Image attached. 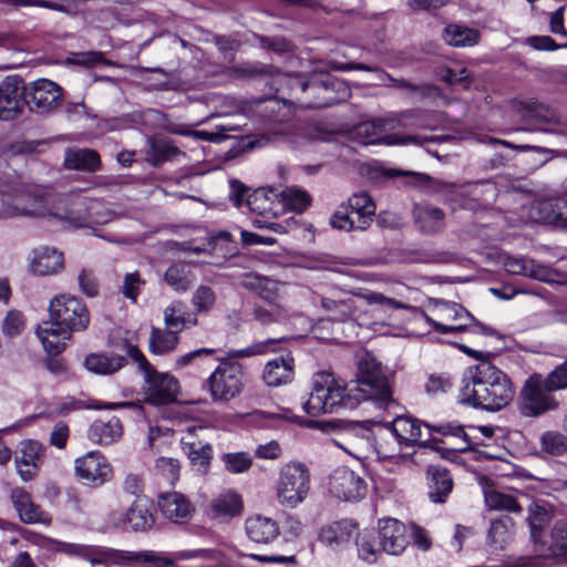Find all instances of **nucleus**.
Returning <instances> with one entry per match:
<instances>
[{"instance_id": "1", "label": "nucleus", "mask_w": 567, "mask_h": 567, "mask_svg": "<svg viewBox=\"0 0 567 567\" xmlns=\"http://www.w3.org/2000/svg\"><path fill=\"white\" fill-rule=\"evenodd\" d=\"M513 398L509 378L489 360H482L465 371L460 396L462 403L486 411H499Z\"/></svg>"}, {"instance_id": "2", "label": "nucleus", "mask_w": 567, "mask_h": 567, "mask_svg": "<svg viewBox=\"0 0 567 567\" xmlns=\"http://www.w3.org/2000/svg\"><path fill=\"white\" fill-rule=\"evenodd\" d=\"M359 405V395L346 383L336 379L332 373L319 372L315 375L312 391L302 403V410L310 416L327 413H338L342 410H352Z\"/></svg>"}, {"instance_id": "3", "label": "nucleus", "mask_w": 567, "mask_h": 567, "mask_svg": "<svg viewBox=\"0 0 567 567\" xmlns=\"http://www.w3.org/2000/svg\"><path fill=\"white\" fill-rule=\"evenodd\" d=\"M52 216L74 228L104 225L117 217L106 203L82 194H71L54 206Z\"/></svg>"}, {"instance_id": "4", "label": "nucleus", "mask_w": 567, "mask_h": 567, "mask_svg": "<svg viewBox=\"0 0 567 567\" xmlns=\"http://www.w3.org/2000/svg\"><path fill=\"white\" fill-rule=\"evenodd\" d=\"M280 82L287 83L292 91L307 93L309 96L297 101L306 109H323L347 101L351 90L347 83L338 78L326 75L321 80L303 81L301 76H280Z\"/></svg>"}, {"instance_id": "5", "label": "nucleus", "mask_w": 567, "mask_h": 567, "mask_svg": "<svg viewBox=\"0 0 567 567\" xmlns=\"http://www.w3.org/2000/svg\"><path fill=\"white\" fill-rule=\"evenodd\" d=\"M0 216H37L44 213L45 190L40 186L24 185L16 177L0 176Z\"/></svg>"}, {"instance_id": "6", "label": "nucleus", "mask_w": 567, "mask_h": 567, "mask_svg": "<svg viewBox=\"0 0 567 567\" xmlns=\"http://www.w3.org/2000/svg\"><path fill=\"white\" fill-rule=\"evenodd\" d=\"M124 350L144 374L145 401L154 405L174 402L178 392V381L168 373L157 372L136 346L125 343Z\"/></svg>"}, {"instance_id": "7", "label": "nucleus", "mask_w": 567, "mask_h": 567, "mask_svg": "<svg viewBox=\"0 0 567 567\" xmlns=\"http://www.w3.org/2000/svg\"><path fill=\"white\" fill-rule=\"evenodd\" d=\"M352 391L359 395V403L362 400H372L384 408L394 403L388 378L381 364L369 352L359 358L357 386Z\"/></svg>"}, {"instance_id": "8", "label": "nucleus", "mask_w": 567, "mask_h": 567, "mask_svg": "<svg viewBox=\"0 0 567 567\" xmlns=\"http://www.w3.org/2000/svg\"><path fill=\"white\" fill-rule=\"evenodd\" d=\"M310 491V473L300 462H290L281 466L276 484L278 503L293 508L302 503Z\"/></svg>"}, {"instance_id": "9", "label": "nucleus", "mask_w": 567, "mask_h": 567, "mask_svg": "<svg viewBox=\"0 0 567 567\" xmlns=\"http://www.w3.org/2000/svg\"><path fill=\"white\" fill-rule=\"evenodd\" d=\"M555 389L540 373H533L524 383L519 396V411L524 416L537 417L559 408V402L553 395Z\"/></svg>"}, {"instance_id": "10", "label": "nucleus", "mask_w": 567, "mask_h": 567, "mask_svg": "<svg viewBox=\"0 0 567 567\" xmlns=\"http://www.w3.org/2000/svg\"><path fill=\"white\" fill-rule=\"evenodd\" d=\"M49 317L54 324H61L73 333L83 332L90 324V311L76 296L61 293L49 303Z\"/></svg>"}, {"instance_id": "11", "label": "nucleus", "mask_w": 567, "mask_h": 567, "mask_svg": "<svg viewBox=\"0 0 567 567\" xmlns=\"http://www.w3.org/2000/svg\"><path fill=\"white\" fill-rule=\"evenodd\" d=\"M241 365L223 361L207 379L206 384L214 401L228 402L244 389Z\"/></svg>"}, {"instance_id": "12", "label": "nucleus", "mask_w": 567, "mask_h": 567, "mask_svg": "<svg viewBox=\"0 0 567 567\" xmlns=\"http://www.w3.org/2000/svg\"><path fill=\"white\" fill-rule=\"evenodd\" d=\"M68 553L76 555L83 559L89 560L92 565H103L107 561L115 560V558L121 555V557L130 560V561H146L154 564L156 567L171 566L173 560L166 557H161L155 553H126L118 554L115 550L110 548H104L101 546L94 545H79V544H69Z\"/></svg>"}, {"instance_id": "13", "label": "nucleus", "mask_w": 567, "mask_h": 567, "mask_svg": "<svg viewBox=\"0 0 567 567\" xmlns=\"http://www.w3.org/2000/svg\"><path fill=\"white\" fill-rule=\"evenodd\" d=\"M437 315L441 319L445 321H457V320H468L471 324L467 323H458V324H446L439 322L434 319L426 318L427 322L433 327V329L440 333H456L463 332L466 330H471L473 332H482L484 334H495L496 332L489 328L477 321L471 312H468L463 306L456 302H442L437 308Z\"/></svg>"}, {"instance_id": "14", "label": "nucleus", "mask_w": 567, "mask_h": 567, "mask_svg": "<svg viewBox=\"0 0 567 567\" xmlns=\"http://www.w3.org/2000/svg\"><path fill=\"white\" fill-rule=\"evenodd\" d=\"M385 130V122L383 120L365 121L355 126V135L364 145L369 144H413L417 146H425L427 143L436 142V136L423 135H403L395 134L382 135Z\"/></svg>"}, {"instance_id": "15", "label": "nucleus", "mask_w": 567, "mask_h": 567, "mask_svg": "<svg viewBox=\"0 0 567 567\" xmlns=\"http://www.w3.org/2000/svg\"><path fill=\"white\" fill-rule=\"evenodd\" d=\"M365 481L349 467H338L330 475L329 491L330 493L343 501H359L367 493Z\"/></svg>"}, {"instance_id": "16", "label": "nucleus", "mask_w": 567, "mask_h": 567, "mask_svg": "<svg viewBox=\"0 0 567 567\" xmlns=\"http://www.w3.org/2000/svg\"><path fill=\"white\" fill-rule=\"evenodd\" d=\"M75 474L87 485L101 486L112 478L113 471L101 453L89 452L75 460Z\"/></svg>"}, {"instance_id": "17", "label": "nucleus", "mask_w": 567, "mask_h": 567, "mask_svg": "<svg viewBox=\"0 0 567 567\" xmlns=\"http://www.w3.org/2000/svg\"><path fill=\"white\" fill-rule=\"evenodd\" d=\"M24 87L18 76H7L0 83V120L13 121L24 110Z\"/></svg>"}, {"instance_id": "18", "label": "nucleus", "mask_w": 567, "mask_h": 567, "mask_svg": "<svg viewBox=\"0 0 567 567\" xmlns=\"http://www.w3.org/2000/svg\"><path fill=\"white\" fill-rule=\"evenodd\" d=\"M43 452L42 444L37 441L29 440L21 443L14 463L18 474L23 482H30L38 475L43 460Z\"/></svg>"}, {"instance_id": "19", "label": "nucleus", "mask_w": 567, "mask_h": 567, "mask_svg": "<svg viewBox=\"0 0 567 567\" xmlns=\"http://www.w3.org/2000/svg\"><path fill=\"white\" fill-rule=\"evenodd\" d=\"M504 268L507 272L526 276L544 282H561V275L533 259L507 257L504 260Z\"/></svg>"}, {"instance_id": "20", "label": "nucleus", "mask_w": 567, "mask_h": 567, "mask_svg": "<svg viewBox=\"0 0 567 567\" xmlns=\"http://www.w3.org/2000/svg\"><path fill=\"white\" fill-rule=\"evenodd\" d=\"M513 106L522 120L527 124L533 125L534 130L547 132L543 125H553L559 121L558 115L554 110L533 100L516 101ZM548 132H551V130L548 128Z\"/></svg>"}, {"instance_id": "21", "label": "nucleus", "mask_w": 567, "mask_h": 567, "mask_svg": "<svg viewBox=\"0 0 567 567\" xmlns=\"http://www.w3.org/2000/svg\"><path fill=\"white\" fill-rule=\"evenodd\" d=\"M31 103L38 113L53 112L62 103V89L51 80L40 79L33 83Z\"/></svg>"}, {"instance_id": "22", "label": "nucleus", "mask_w": 567, "mask_h": 567, "mask_svg": "<svg viewBox=\"0 0 567 567\" xmlns=\"http://www.w3.org/2000/svg\"><path fill=\"white\" fill-rule=\"evenodd\" d=\"M10 499L21 522L25 524L41 523L49 525L51 517L39 505L33 503L29 492L23 487H14L10 492Z\"/></svg>"}, {"instance_id": "23", "label": "nucleus", "mask_w": 567, "mask_h": 567, "mask_svg": "<svg viewBox=\"0 0 567 567\" xmlns=\"http://www.w3.org/2000/svg\"><path fill=\"white\" fill-rule=\"evenodd\" d=\"M158 507L165 518L177 524L188 522L195 512L192 502L178 492L161 495Z\"/></svg>"}, {"instance_id": "24", "label": "nucleus", "mask_w": 567, "mask_h": 567, "mask_svg": "<svg viewBox=\"0 0 567 567\" xmlns=\"http://www.w3.org/2000/svg\"><path fill=\"white\" fill-rule=\"evenodd\" d=\"M405 527L396 519L388 518L379 523V546L390 555H400L406 547Z\"/></svg>"}, {"instance_id": "25", "label": "nucleus", "mask_w": 567, "mask_h": 567, "mask_svg": "<svg viewBox=\"0 0 567 567\" xmlns=\"http://www.w3.org/2000/svg\"><path fill=\"white\" fill-rule=\"evenodd\" d=\"M446 198L450 202H460L462 207L473 209L475 205L482 206L483 193L488 194L489 197L494 195V187L487 185L482 186V183H467L464 185L445 184Z\"/></svg>"}, {"instance_id": "26", "label": "nucleus", "mask_w": 567, "mask_h": 567, "mask_svg": "<svg viewBox=\"0 0 567 567\" xmlns=\"http://www.w3.org/2000/svg\"><path fill=\"white\" fill-rule=\"evenodd\" d=\"M295 375V360L288 353L270 360L262 371V379L268 386H281L290 383Z\"/></svg>"}, {"instance_id": "27", "label": "nucleus", "mask_w": 567, "mask_h": 567, "mask_svg": "<svg viewBox=\"0 0 567 567\" xmlns=\"http://www.w3.org/2000/svg\"><path fill=\"white\" fill-rule=\"evenodd\" d=\"M37 334L44 350L51 355H58L64 351L68 342L72 339L73 332L61 324H54V322L50 320L39 326Z\"/></svg>"}, {"instance_id": "28", "label": "nucleus", "mask_w": 567, "mask_h": 567, "mask_svg": "<svg viewBox=\"0 0 567 567\" xmlns=\"http://www.w3.org/2000/svg\"><path fill=\"white\" fill-rule=\"evenodd\" d=\"M239 282L245 289L256 293L269 303H275L279 297L281 282L270 277L257 272H245L240 275Z\"/></svg>"}, {"instance_id": "29", "label": "nucleus", "mask_w": 567, "mask_h": 567, "mask_svg": "<svg viewBox=\"0 0 567 567\" xmlns=\"http://www.w3.org/2000/svg\"><path fill=\"white\" fill-rule=\"evenodd\" d=\"M429 480V498L432 503H445L453 489V480L450 472L440 466L431 465L426 471Z\"/></svg>"}, {"instance_id": "30", "label": "nucleus", "mask_w": 567, "mask_h": 567, "mask_svg": "<svg viewBox=\"0 0 567 567\" xmlns=\"http://www.w3.org/2000/svg\"><path fill=\"white\" fill-rule=\"evenodd\" d=\"M64 267L63 254L55 248L42 247L34 252L31 271L39 276H52Z\"/></svg>"}, {"instance_id": "31", "label": "nucleus", "mask_w": 567, "mask_h": 567, "mask_svg": "<svg viewBox=\"0 0 567 567\" xmlns=\"http://www.w3.org/2000/svg\"><path fill=\"white\" fill-rule=\"evenodd\" d=\"M414 223L425 234H434L444 228L445 213L430 204H417L413 208Z\"/></svg>"}, {"instance_id": "32", "label": "nucleus", "mask_w": 567, "mask_h": 567, "mask_svg": "<svg viewBox=\"0 0 567 567\" xmlns=\"http://www.w3.org/2000/svg\"><path fill=\"white\" fill-rule=\"evenodd\" d=\"M123 434L120 419L112 416L107 420L94 421L87 431L89 439L99 445H110L116 442Z\"/></svg>"}, {"instance_id": "33", "label": "nucleus", "mask_w": 567, "mask_h": 567, "mask_svg": "<svg viewBox=\"0 0 567 567\" xmlns=\"http://www.w3.org/2000/svg\"><path fill=\"white\" fill-rule=\"evenodd\" d=\"M246 534L255 543L268 544L279 535L277 522L270 517L255 515L246 520Z\"/></svg>"}, {"instance_id": "34", "label": "nucleus", "mask_w": 567, "mask_h": 567, "mask_svg": "<svg viewBox=\"0 0 567 567\" xmlns=\"http://www.w3.org/2000/svg\"><path fill=\"white\" fill-rule=\"evenodd\" d=\"M99 153L91 148H68L64 154V166L68 169L94 173L101 168Z\"/></svg>"}, {"instance_id": "35", "label": "nucleus", "mask_w": 567, "mask_h": 567, "mask_svg": "<svg viewBox=\"0 0 567 567\" xmlns=\"http://www.w3.org/2000/svg\"><path fill=\"white\" fill-rule=\"evenodd\" d=\"M163 317L166 328L177 334L198 323L196 313L187 312L182 301H174L167 306L163 311Z\"/></svg>"}, {"instance_id": "36", "label": "nucleus", "mask_w": 567, "mask_h": 567, "mask_svg": "<svg viewBox=\"0 0 567 567\" xmlns=\"http://www.w3.org/2000/svg\"><path fill=\"white\" fill-rule=\"evenodd\" d=\"M127 524L134 532H146L155 523L152 503L146 497H137L126 511Z\"/></svg>"}, {"instance_id": "37", "label": "nucleus", "mask_w": 567, "mask_h": 567, "mask_svg": "<svg viewBox=\"0 0 567 567\" xmlns=\"http://www.w3.org/2000/svg\"><path fill=\"white\" fill-rule=\"evenodd\" d=\"M401 445L416 444L422 436L421 423L412 416H396L391 423L390 430Z\"/></svg>"}, {"instance_id": "38", "label": "nucleus", "mask_w": 567, "mask_h": 567, "mask_svg": "<svg viewBox=\"0 0 567 567\" xmlns=\"http://www.w3.org/2000/svg\"><path fill=\"white\" fill-rule=\"evenodd\" d=\"M125 364L126 358L115 353H91L84 359V367L95 374H113L125 367Z\"/></svg>"}, {"instance_id": "39", "label": "nucleus", "mask_w": 567, "mask_h": 567, "mask_svg": "<svg viewBox=\"0 0 567 567\" xmlns=\"http://www.w3.org/2000/svg\"><path fill=\"white\" fill-rule=\"evenodd\" d=\"M527 523L530 529V538L535 544L542 540L546 526L553 518V507L545 503H532L527 508Z\"/></svg>"}, {"instance_id": "40", "label": "nucleus", "mask_w": 567, "mask_h": 567, "mask_svg": "<svg viewBox=\"0 0 567 567\" xmlns=\"http://www.w3.org/2000/svg\"><path fill=\"white\" fill-rule=\"evenodd\" d=\"M442 38L451 47H474L481 39L478 30L457 23L447 24L442 32Z\"/></svg>"}, {"instance_id": "41", "label": "nucleus", "mask_w": 567, "mask_h": 567, "mask_svg": "<svg viewBox=\"0 0 567 567\" xmlns=\"http://www.w3.org/2000/svg\"><path fill=\"white\" fill-rule=\"evenodd\" d=\"M357 530V525L349 520L336 522L321 528L319 538L328 546L347 544Z\"/></svg>"}, {"instance_id": "42", "label": "nucleus", "mask_w": 567, "mask_h": 567, "mask_svg": "<svg viewBox=\"0 0 567 567\" xmlns=\"http://www.w3.org/2000/svg\"><path fill=\"white\" fill-rule=\"evenodd\" d=\"M346 206L359 219V230H364L370 226L375 214V205L367 193L353 194Z\"/></svg>"}, {"instance_id": "43", "label": "nucleus", "mask_w": 567, "mask_h": 567, "mask_svg": "<svg viewBox=\"0 0 567 567\" xmlns=\"http://www.w3.org/2000/svg\"><path fill=\"white\" fill-rule=\"evenodd\" d=\"M560 205L559 199H536L529 207V217L533 221L557 226Z\"/></svg>"}, {"instance_id": "44", "label": "nucleus", "mask_w": 567, "mask_h": 567, "mask_svg": "<svg viewBox=\"0 0 567 567\" xmlns=\"http://www.w3.org/2000/svg\"><path fill=\"white\" fill-rule=\"evenodd\" d=\"M195 277L185 264H174L164 272V281L176 292H186L193 285Z\"/></svg>"}, {"instance_id": "45", "label": "nucleus", "mask_w": 567, "mask_h": 567, "mask_svg": "<svg viewBox=\"0 0 567 567\" xmlns=\"http://www.w3.org/2000/svg\"><path fill=\"white\" fill-rule=\"evenodd\" d=\"M178 340L177 333L171 330L152 328L148 349L154 354L163 355L173 351L178 344Z\"/></svg>"}, {"instance_id": "46", "label": "nucleus", "mask_w": 567, "mask_h": 567, "mask_svg": "<svg viewBox=\"0 0 567 567\" xmlns=\"http://www.w3.org/2000/svg\"><path fill=\"white\" fill-rule=\"evenodd\" d=\"M514 522L511 518L495 519L488 529L487 542L494 549H504L512 539Z\"/></svg>"}, {"instance_id": "47", "label": "nucleus", "mask_w": 567, "mask_h": 567, "mask_svg": "<svg viewBox=\"0 0 567 567\" xmlns=\"http://www.w3.org/2000/svg\"><path fill=\"white\" fill-rule=\"evenodd\" d=\"M212 513L215 517L235 516L241 508V499L237 493L227 492L212 501Z\"/></svg>"}, {"instance_id": "48", "label": "nucleus", "mask_w": 567, "mask_h": 567, "mask_svg": "<svg viewBox=\"0 0 567 567\" xmlns=\"http://www.w3.org/2000/svg\"><path fill=\"white\" fill-rule=\"evenodd\" d=\"M342 431L353 449L363 451L364 449L372 446L374 435L365 425L358 422H351L346 424L342 427Z\"/></svg>"}, {"instance_id": "49", "label": "nucleus", "mask_w": 567, "mask_h": 567, "mask_svg": "<svg viewBox=\"0 0 567 567\" xmlns=\"http://www.w3.org/2000/svg\"><path fill=\"white\" fill-rule=\"evenodd\" d=\"M321 306L330 313V319L333 321H347L351 319L357 312L353 298L343 300H333L324 298L321 301Z\"/></svg>"}, {"instance_id": "50", "label": "nucleus", "mask_w": 567, "mask_h": 567, "mask_svg": "<svg viewBox=\"0 0 567 567\" xmlns=\"http://www.w3.org/2000/svg\"><path fill=\"white\" fill-rule=\"evenodd\" d=\"M193 468L199 474H206L210 466L213 449L210 443L199 445L198 443H188V450L184 451Z\"/></svg>"}, {"instance_id": "51", "label": "nucleus", "mask_w": 567, "mask_h": 567, "mask_svg": "<svg viewBox=\"0 0 567 567\" xmlns=\"http://www.w3.org/2000/svg\"><path fill=\"white\" fill-rule=\"evenodd\" d=\"M551 551L558 563L567 564V519L556 522L551 529Z\"/></svg>"}, {"instance_id": "52", "label": "nucleus", "mask_w": 567, "mask_h": 567, "mask_svg": "<svg viewBox=\"0 0 567 567\" xmlns=\"http://www.w3.org/2000/svg\"><path fill=\"white\" fill-rule=\"evenodd\" d=\"M485 503L488 508L494 511H506L509 513H520L523 511L514 496L499 491L485 492Z\"/></svg>"}, {"instance_id": "53", "label": "nucleus", "mask_w": 567, "mask_h": 567, "mask_svg": "<svg viewBox=\"0 0 567 567\" xmlns=\"http://www.w3.org/2000/svg\"><path fill=\"white\" fill-rule=\"evenodd\" d=\"M244 128L243 125L239 123H233V122H225L216 126V130L213 132L207 131H196L194 132V135H196L198 138L206 141V142H213V143H219L228 137H234L239 133H243Z\"/></svg>"}, {"instance_id": "54", "label": "nucleus", "mask_w": 567, "mask_h": 567, "mask_svg": "<svg viewBox=\"0 0 567 567\" xmlns=\"http://www.w3.org/2000/svg\"><path fill=\"white\" fill-rule=\"evenodd\" d=\"M542 451L551 455L560 456L567 452V439L556 431L545 432L540 437Z\"/></svg>"}, {"instance_id": "55", "label": "nucleus", "mask_w": 567, "mask_h": 567, "mask_svg": "<svg viewBox=\"0 0 567 567\" xmlns=\"http://www.w3.org/2000/svg\"><path fill=\"white\" fill-rule=\"evenodd\" d=\"M401 444L396 441L393 434L389 431L382 432L373 436L372 447L380 458L393 457Z\"/></svg>"}, {"instance_id": "56", "label": "nucleus", "mask_w": 567, "mask_h": 567, "mask_svg": "<svg viewBox=\"0 0 567 567\" xmlns=\"http://www.w3.org/2000/svg\"><path fill=\"white\" fill-rule=\"evenodd\" d=\"M216 303V293L209 286L199 285L192 295V305L195 313L210 311Z\"/></svg>"}, {"instance_id": "57", "label": "nucleus", "mask_w": 567, "mask_h": 567, "mask_svg": "<svg viewBox=\"0 0 567 567\" xmlns=\"http://www.w3.org/2000/svg\"><path fill=\"white\" fill-rule=\"evenodd\" d=\"M221 461L231 474L245 473L252 466V457L246 452L225 453Z\"/></svg>"}, {"instance_id": "58", "label": "nucleus", "mask_w": 567, "mask_h": 567, "mask_svg": "<svg viewBox=\"0 0 567 567\" xmlns=\"http://www.w3.org/2000/svg\"><path fill=\"white\" fill-rule=\"evenodd\" d=\"M80 291L89 298L96 297L100 290V282L96 270L92 267H83L78 275Z\"/></svg>"}, {"instance_id": "59", "label": "nucleus", "mask_w": 567, "mask_h": 567, "mask_svg": "<svg viewBox=\"0 0 567 567\" xmlns=\"http://www.w3.org/2000/svg\"><path fill=\"white\" fill-rule=\"evenodd\" d=\"M330 225L339 230H359V219L350 212L349 207L341 205L331 216Z\"/></svg>"}, {"instance_id": "60", "label": "nucleus", "mask_w": 567, "mask_h": 567, "mask_svg": "<svg viewBox=\"0 0 567 567\" xmlns=\"http://www.w3.org/2000/svg\"><path fill=\"white\" fill-rule=\"evenodd\" d=\"M181 465L178 460L173 457H158L155 461V472L164 480L174 484L179 478Z\"/></svg>"}, {"instance_id": "61", "label": "nucleus", "mask_w": 567, "mask_h": 567, "mask_svg": "<svg viewBox=\"0 0 567 567\" xmlns=\"http://www.w3.org/2000/svg\"><path fill=\"white\" fill-rule=\"evenodd\" d=\"M281 198L285 205L299 213L310 205V196L298 188H286L281 192Z\"/></svg>"}, {"instance_id": "62", "label": "nucleus", "mask_w": 567, "mask_h": 567, "mask_svg": "<svg viewBox=\"0 0 567 567\" xmlns=\"http://www.w3.org/2000/svg\"><path fill=\"white\" fill-rule=\"evenodd\" d=\"M269 305L271 306V309L255 307L254 318L262 324L279 322L286 319V310L284 307L279 306L276 301L275 303Z\"/></svg>"}, {"instance_id": "63", "label": "nucleus", "mask_w": 567, "mask_h": 567, "mask_svg": "<svg viewBox=\"0 0 567 567\" xmlns=\"http://www.w3.org/2000/svg\"><path fill=\"white\" fill-rule=\"evenodd\" d=\"M145 281L141 278L138 272H130L124 276L122 293L127 299L136 302L137 296L140 295L141 288Z\"/></svg>"}, {"instance_id": "64", "label": "nucleus", "mask_w": 567, "mask_h": 567, "mask_svg": "<svg viewBox=\"0 0 567 567\" xmlns=\"http://www.w3.org/2000/svg\"><path fill=\"white\" fill-rule=\"evenodd\" d=\"M230 193L229 198L234 203L236 207H241L244 205L250 206V189L244 185L241 182L237 179H231L229 182Z\"/></svg>"}]
</instances>
